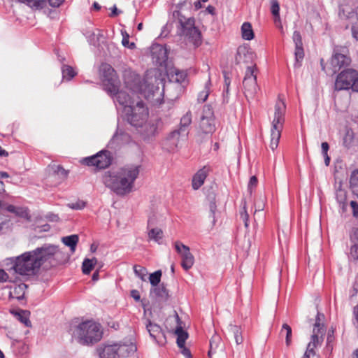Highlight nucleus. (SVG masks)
I'll use <instances>...</instances> for the list:
<instances>
[{"label":"nucleus","mask_w":358,"mask_h":358,"mask_svg":"<svg viewBox=\"0 0 358 358\" xmlns=\"http://www.w3.org/2000/svg\"><path fill=\"white\" fill-rule=\"evenodd\" d=\"M58 251L57 246L45 244L17 257L12 268L20 275H34L44 263L51 262Z\"/></svg>","instance_id":"obj_1"},{"label":"nucleus","mask_w":358,"mask_h":358,"mask_svg":"<svg viewBox=\"0 0 358 358\" xmlns=\"http://www.w3.org/2000/svg\"><path fill=\"white\" fill-rule=\"evenodd\" d=\"M140 166L127 164L115 171H107L103 176L104 185L116 194L124 196L131 192L140 173Z\"/></svg>","instance_id":"obj_2"},{"label":"nucleus","mask_w":358,"mask_h":358,"mask_svg":"<svg viewBox=\"0 0 358 358\" xmlns=\"http://www.w3.org/2000/svg\"><path fill=\"white\" fill-rule=\"evenodd\" d=\"M69 331L72 337L83 345H92L98 343L103 336L100 324L92 321H85L73 326Z\"/></svg>","instance_id":"obj_3"},{"label":"nucleus","mask_w":358,"mask_h":358,"mask_svg":"<svg viewBox=\"0 0 358 358\" xmlns=\"http://www.w3.org/2000/svg\"><path fill=\"white\" fill-rule=\"evenodd\" d=\"M173 16L177 18L178 35L184 36L194 48L200 46L202 43V36L199 29L195 27L194 18L186 17L179 10L174 11Z\"/></svg>","instance_id":"obj_4"},{"label":"nucleus","mask_w":358,"mask_h":358,"mask_svg":"<svg viewBox=\"0 0 358 358\" xmlns=\"http://www.w3.org/2000/svg\"><path fill=\"white\" fill-rule=\"evenodd\" d=\"M285 103L281 100L278 101L275 105L274 117L271 129L270 148L272 150H274L278 146L285 122Z\"/></svg>","instance_id":"obj_5"},{"label":"nucleus","mask_w":358,"mask_h":358,"mask_svg":"<svg viewBox=\"0 0 358 358\" xmlns=\"http://www.w3.org/2000/svg\"><path fill=\"white\" fill-rule=\"evenodd\" d=\"M350 89L358 92V71L352 69H346L338 74L334 90L341 91Z\"/></svg>","instance_id":"obj_6"},{"label":"nucleus","mask_w":358,"mask_h":358,"mask_svg":"<svg viewBox=\"0 0 358 358\" xmlns=\"http://www.w3.org/2000/svg\"><path fill=\"white\" fill-rule=\"evenodd\" d=\"M126 113L128 122L135 128L142 126L148 117V109L142 101H138L134 106H129Z\"/></svg>","instance_id":"obj_7"},{"label":"nucleus","mask_w":358,"mask_h":358,"mask_svg":"<svg viewBox=\"0 0 358 358\" xmlns=\"http://www.w3.org/2000/svg\"><path fill=\"white\" fill-rule=\"evenodd\" d=\"M103 89L106 92H114L120 87V81L115 69L108 64H102L100 67Z\"/></svg>","instance_id":"obj_8"},{"label":"nucleus","mask_w":358,"mask_h":358,"mask_svg":"<svg viewBox=\"0 0 358 358\" xmlns=\"http://www.w3.org/2000/svg\"><path fill=\"white\" fill-rule=\"evenodd\" d=\"M256 65L248 66L245 71L243 85L245 97L253 99L257 94L259 87L257 83Z\"/></svg>","instance_id":"obj_9"},{"label":"nucleus","mask_w":358,"mask_h":358,"mask_svg":"<svg viewBox=\"0 0 358 358\" xmlns=\"http://www.w3.org/2000/svg\"><path fill=\"white\" fill-rule=\"evenodd\" d=\"M199 127L205 135L212 134L215 130L214 113L210 105H205L203 108Z\"/></svg>","instance_id":"obj_10"},{"label":"nucleus","mask_w":358,"mask_h":358,"mask_svg":"<svg viewBox=\"0 0 358 358\" xmlns=\"http://www.w3.org/2000/svg\"><path fill=\"white\" fill-rule=\"evenodd\" d=\"M348 51L346 47L337 46L334 48V55L331 59V65L334 73L350 65L351 59L347 55Z\"/></svg>","instance_id":"obj_11"},{"label":"nucleus","mask_w":358,"mask_h":358,"mask_svg":"<svg viewBox=\"0 0 358 358\" xmlns=\"http://www.w3.org/2000/svg\"><path fill=\"white\" fill-rule=\"evenodd\" d=\"M112 162L110 152L103 150L98 152L91 157H86L83 159V162L87 166H96L99 169L107 168Z\"/></svg>","instance_id":"obj_12"},{"label":"nucleus","mask_w":358,"mask_h":358,"mask_svg":"<svg viewBox=\"0 0 358 358\" xmlns=\"http://www.w3.org/2000/svg\"><path fill=\"white\" fill-rule=\"evenodd\" d=\"M323 317L324 315L317 313L314 324L313 335L311 336L310 341L308 343V345L315 348L321 346L324 340V324L321 323L322 318Z\"/></svg>","instance_id":"obj_13"},{"label":"nucleus","mask_w":358,"mask_h":358,"mask_svg":"<svg viewBox=\"0 0 358 358\" xmlns=\"http://www.w3.org/2000/svg\"><path fill=\"white\" fill-rule=\"evenodd\" d=\"M175 249L182 259V267L185 271L191 268L194 263V257L190 252L189 248L179 241H176L175 243Z\"/></svg>","instance_id":"obj_14"},{"label":"nucleus","mask_w":358,"mask_h":358,"mask_svg":"<svg viewBox=\"0 0 358 358\" xmlns=\"http://www.w3.org/2000/svg\"><path fill=\"white\" fill-rule=\"evenodd\" d=\"M146 329L151 338L159 345H164L166 343V337L161 327L150 320H146Z\"/></svg>","instance_id":"obj_15"},{"label":"nucleus","mask_w":358,"mask_h":358,"mask_svg":"<svg viewBox=\"0 0 358 358\" xmlns=\"http://www.w3.org/2000/svg\"><path fill=\"white\" fill-rule=\"evenodd\" d=\"M124 83L126 87L134 92H138L142 89L141 77L131 71H124Z\"/></svg>","instance_id":"obj_16"},{"label":"nucleus","mask_w":358,"mask_h":358,"mask_svg":"<svg viewBox=\"0 0 358 358\" xmlns=\"http://www.w3.org/2000/svg\"><path fill=\"white\" fill-rule=\"evenodd\" d=\"M210 358H224V346L220 336L215 334L210 341V349L208 351Z\"/></svg>","instance_id":"obj_17"},{"label":"nucleus","mask_w":358,"mask_h":358,"mask_svg":"<svg viewBox=\"0 0 358 358\" xmlns=\"http://www.w3.org/2000/svg\"><path fill=\"white\" fill-rule=\"evenodd\" d=\"M136 129L144 140H150L155 137L157 133V124L155 121L145 120L142 126Z\"/></svg>","instance_id":"obj_18"},{"label":"nucleus","mask_w":358,"mask_h":358,"mask_svg":"<svg viewBox=\"0 0 358 358\" xmlns=\"http://www.w3.org/2000/svg\"><path fill=\"white\" fill-rule=\"evenodd\" d=\"M150 297L157 303L166 302L170 297L169 291L164 283H162L159 285L151 287Z\"/></svg>","instance_id":"obj_19"},{"label":"nucleus","mask_w":358,"mask_h":358,"mask_svg":"<svg viewBox=\"0 0 358 358\" xmlns=\"http://www.w3.org/2000/svg\"><path fill=\"white\" fill-rule=\"evenodd\" d=\"M117 350L118 344L115 343L99 346L96 351L100 358H118Z\"/></svg>","instance_id":"obj_20"},{"label":"nucleus","mask_w":358,"mask_h":358,"mask_svg":"<svg viewBox=\"0 0 358 358\" xmlns=\"http://www.w3.org/2000/svg\"><path fill=\"white\" fill-rule=\"evenodd\" d=\"M210 171V166H204L194 174L192 178V187L194 189H198L203 185Z\"/></svg>","instance_id":"obj_21"},{"label":"nucleus","mask_w":358,"mask_h":358,"mask_svg":"<svg viewBox=\"0 0 358 358\" xmlns=\"http://www.w3.org/2000/svg\"><path fill=\"white\" fill-rule=\"evenodd\" d=\"M113 99L114 101H117L120 105L125 107V109L129 108L131 106L129 95L124 91L120 90V87H117V90L114 92H107Z\"/></svg>","instance_id":"obj_22"},{"label":"nucleus","mask_w":358,"mask_h":358,"mask_svg":"<svg viewBox=\"0 0 358 358\" xmlns=\"http://www.w3.org/2000/svg\"><path fill=\"white\" fill-rule=\"evenodd\" d=\"M151 55L152 59L159 66L164 64L168 58L166 49L159 45L152 48Z\"/></svg>","instance_id":"obj_23"},{"label":"nucleus","mask_w":358,"mask_h":358,"mask_svg":"<svg viewBox=\"0 0 358 358\" xmlns=\"http://www.w3.org/2000/svg\"><path fill=\"white\" fill-rule=\"evenodd\" d=\"M176 318L178 324V326L175 330V334L177 336L176 343L178 348H182L184 347L185 341L188 338V334L182 329L181 326V321L177 313L176 314Z\"/></svg>","instance_id":"obj_24"},{"label":"nucleus","mask_w":358,"mask_h":358,"mask_svg":"<svg viewBox=\"0 0 358 358\" xmlns=\"http://www.w3.org/2000/svg\"><path fill=\"white\" fill-rule=\"evenodd\" d=\"M187 136H183L180 129L173 131L167 137L166 141L169 143L170 150H173L178 146L181 140H185Z\"/></svg>","instance_id":"obj_25"},{"label":"nucleus","mask_w":358,"mask_h":358,"mask_svg":"<svg viewBox=\"0 0 358 358\" xmlns=\"http://www.w3.org/2000/svg\"><path fill=\"white\" fill-rule=\"evenodd\" d=\"M136 346L131 343L129 344H118V358H124L130 356L136 351Z\"/></svg>","instance_id":"obj_26"},{"label":"nucleus","mask_w":358,"mask_h":358,"mask_svg":"<svg viewBox=\"0 0 358 358\" xmlns=\"http://www.w3.org/2000/svg\"><path fill=\"white\" fill-rule=\"evenodd\" d=\"M192 122V113L188 111L180 119V127L182 134L183 136H187L189 134L188 127Z\"/></svg>","instance_id":"obj_27"},{"label":"nucleus","mask_w":358,"mask_h":358,"mask_svg":"<svg viewBox=\"0 0 358 358\" xmlns=\"http://www.w3.org/2000/svg\"><path fill=\"white\" fill-rule=\"evenodd\" d=\"M27 287L24 283H21L15 286L12 290L10 291L9 296L17 300H22L24 296L25 289Z\"/></svg>","instance_id":"obj_28"},{"label":"nucleus","mask_w":358,"mask_h":358,"mask_svg":"<svg viewBox=\"0 0 358 358\" xmlns=\"http://www.w3.org/2000/svg\"><path fill=\"white\" fill-rule=\"evenodd\" d=\"M229 333L231 334L237 345H240L243 341L242 330L240 326L230 324L228 327Z\"/></svg>","instance_id":"obj_29"},{"label":"nucleus","mask_w":358,"mask_h":358,"mask_svg":"<svg viewBox=\"0 0 358 358\" xmlns=\"http://www.w3.org/2000/svg\"><path fill=\"white\" fill-rule=\"evenodd\" d=\"M271 12L274 17V22L276 27H282L280 18V6L278 0H271Z\"/></svg>","instance_id":"obj_30"},{"label":"nucleus","mask_w":358,"mask_h":358,"mask_svg":"<svg viewBox=\"0 0 358 358\" xmlns=\"http://www.w3.org/2000/svg\"><path fill=\"white\" fill-rule=\"evenodd\" d=\"M79 238L76 234L62 237V243L70 248L71 250L73 252L76 250V245L78 244Z\"/></svg>","instance_id":"obj_31"},{"label":"nucleus","mask_w":358,"mask_h":358,"mask_svg":"<svg viewBox=\"0 0 358 358\" xmlns=\"http://www.w3.org/2000/svg\"><path fill=\"white\" fill-rule=\"evenodd\" d=\"M242 37L243 39L250 41L254 38V32L250 22H244L241 26Z\"/></svg>","instance_id":"obj_32"},{"label":"nucleus","mask_w":358,"mask_h":358,"mask_svg":"<svg viewBox=\"0 0 358 358\" xmlns=\"http://www.w3.org/2000/svg\"><path fill=\"white\" fill-rule=\"evenodd\" d=\"M355 141V133L352 129H347L343 139V145L347 148H351Z\"/></svg>","instance_id":"obj_33"},{"label":"nucleus","mask_w":358,"mask_h":358,"mask_svg":"<svg viewBox=\"0 0 358 358\" xmlns=\"http://www.w3.org/2000/svg\"><path fill=\"white\" fill-rule=\"evenodd\" d=\"M96 262L97 259L95 257L92 259H85L82 265L83 273L84 274H89L94 268V266Z\"/></svg>","instance_id":"obj_34"},{"label":"nucleus","mask_w":358,"mask_h":358,"mask_svg":"<svg viewBox=\"0 0 358 358\" xmlns=\"http://www.w3.org/2000/svg\"><path fill=\"white\" fill-rule=\"evenodd\" d=\"M22 3H24L31 8L41 9L44 7L45 0H17Z\"/></svg>","instance_id":"obj_35"},{"label":"nucleus","mask_w":358,"mask_h":358,"mask_svg":"<svg viewBox=\"0 0 358 358\" xmlns=\"http://www.w3.org/2000/svg\"><path fill=\"white\" fill-rule=\"evenodd\" d=\"M148 238L156 242H159L163 238V231L159 228H152L148 231Z\"/></svg>","instance_id":"obj_36"},{"label":"nucleus","mask_w":358,"mask_h":358,"mask_svg":"<svg viewBox=\"0 0 358 358\" xmlns=\"http://www.w3.org/2000/svg\"><path fill=\"white\" fill-rule=\"evenodd\" d=\"M350 184L352 192L358 198V170L354 171L352 172L350 179Z\"/></svg>","instance_id":"obj_37"},{"label":"nucleus","mask_w":358,"mask_h":358,"mask_svg":"<svg viewBox=\"0 0 358 358\" xmlns=\"http://www.w3.org/2000/svg\"><path fill=\"white\" fill-rule=\"evenodd\" d=\"M285 334L286 345L289 346L292 342V328L287 324H283L281 331L280 336H282Z\"/></svg>","instance_id":"obj_38"},{"label":"nucleus","mask_w":358,"mask_h":358,"mask_svg":"<svg viewBox=\"0 0 358 358\" xmlns=\"http://www.w3.org/2000/svg\"><path fill=\"white\" fill-rule=\"evenodd\" d=\"M162 275V273L161 270L156 271L155 272L150 275L149 280L152 285V287L160 285L159 282L161 281Z\"/></svg>","instance_id":"obj_39"},{"label":"nucleus","mask_w":358,"mask_h":358,"mask_svg":"<svg viewBox=\"0 0 358 358\" xmlns=\"http://www.w3.org/2000/svg\"><path fill=\"white\" fill-rule=\"evenodd\" d=\"M134 271L135 275L141 278L143 281L146 280V276L148 275L147 269L140 265H135L134 266Z\"/></svg>","instance_id":"obj_40"},{"label":"nucleus","mask_w":358,"mask_h":358,"mask_svg":"<svg viewBox=\"0 0 358 358\" xmlns=\"http://www.w3.org/2000/svg\"><path fill=\"white\" fill-rule=\"evenodd\" d=\"M62 70L63 78L68 80H70L76 75V72L69 65H64Z\"/></svg>","instance_id":"obj_41"},{"label":"nucleus","mask_w":358,"mask_h":358,"mask_svg":"<svg viewBox=\"0 0 358 358\" xmlns=\"http://www.w3.org/2000/svg\"><path fill=\"white\" fill-rule=\"evenodd\" d=\"M349 17L352 20H353L354 17H355V19H356L355 22H354V21L352 22V36L356 40L358 41V15H356V10L355 11V13H352V15Z\"/></svg>","instance_id":"obj_42"},{"label":"nucleus","mask_w":358,"mask_h":358,"mask_svg":"<svg viewBox=\"0 0 358 358\" xmlns=\"http://www.w3.org/2000/svg\"><path fill=\"white\" fill-rule=\"evenodd\" d=\"M334 341V329L331 328L329 329L327 338L326 348L328 351L331 352L333 350V342Z\"/></svg>","instance_id":"obj_43"},{"label":"nucleus","mask_w":358,"mask_h":358,"mask_svg":"<svg viewBox=\"0 0 358 358\" xmlns=\"http://www.w3.org/2000/svg\"><path fill=\"white\" fill-rule=\"evenodd\" d=\"M301 358H320L316 352L315 348L310 345H307L306 350Z\"/></svg>","instance_id":"obj_44"},{"label":"nucleus","mask_w":358,"mask_h":358,"mask_svg":"<svg viewBox=\"0 0 358 358\" xmlns=\"http://www.w3.org/2000/svg\"><path fill=\"white\" fill-rule=\"evenodd\" d=\"M54 173L59 176L61 179H65L68 176V171L60 165L54 166Z\"/></svg>","instance_id":"obj_45"},{"label":"nucleus","mask_w":358,"mask_h":358,"mask_svg":"<svg viewBox=\"0 0 358 358\" xmlns=\"http://www.w3.org/2000/svg\"><path fill=\"white\" fill-rule=\"evenodd\" d=\"M210 209V217L212 219L213 225L215 224L216 218H215V213L217 210V206L214 201H211L209 204Z\"/></svg>","instance_id":"obj_46"},{"label":"nucleus","mask_w":358,"mask_h":358,"mask_svg":"<svg viewBox=\"0 0 358 358\" xmlns=\"http://www.w3.org/2000/svg\"><path fill=\"white\" fill-rule=\"evenodd\" d=\"M172 78L177 83H181L186 78V73L179 70H176L175 75L172 76Z\"/></svg>","instance_id":"obj_47"},{"label":"nucleus","mask_w":358,"mask_h":358,"mask_svg":"<svg viewBox=\"0 0 358 358\" xmlns=\"http://www.w3.org/2000/svg\"><path fill=\"white\" fill-rule=\"evenodd\" d=\"M350 258L355 261L358 260V243H353L350 250Z\"/></svg>","instance_id":"obj_48"},{"label":"nucleus","mask_w":358,"mask_h":358,"mask_svg":"<svg viewBox=\"0 0 358 358\" xmlns=\"http://www.w3.org/2000/svg\"><path fill=\"white\" fill-rule=\"evenodd\" d=\"M294 55H295V58H296V62H299L300 60H301L303 58L304 52H303V45L295 46Z\"/></svg>","instance_id":"obj_49"},{"label":"nucleus","mask_w":358,"mask_h":358,"mask_svg":"<svg viewBox=\"0 0 358 358\" xmlns=\"http://www.w3.org/2000/svg\"><path fill=\"white\" fill-rule=\"evenodd\" d=\"M68 206L73 210H81L85 208V203L83 201H78L74 203H68Z\"/></svg>","instance_id":"obj_50"},{"label":"nucleus","mask_w":358,"mask_h":358,"mask_svg":"<svg viewBox=\"0 0 358 358\" xmlns=\"http://www.w3.org/2000/svg\"><path fill=\"white\" fill-rule=\"evenodd\" d=\"M293 41L295 46L303 45L301 36L299 31H294L293 33Z\"/></svg>","instance_id":"obj_51"},{"label":"nucleus","mask_w":358,"mask_h":358,"mask_svg":"<svg viewBox=\"0 0 358 358\" xmlns=\"http://www.w3.org/2000/svg\"><path fill=\"white\" fill-rule=\"evenodd\" d=\"M240 217H241V219L242 220V221L243 222L245 227L246 228H248V227L249 215L247 213V210H246L245 206L243 207V210L240 213Z\"/></svg>","instance_id":"obj_52"},{"label":"nucleus","mask_w":358,"mask_h":358,"mask_svg":"<svg viewBox=\"0 0 358 358\" xmlns=\"http://www.w3.org/2000/svg\"><path fill=\"white\" fill-rule=\"evenodd\" d=\"M336 199L339 204L346 201V194L343 190H339L336 194Z\"/></svg>","instance_id":"obj_53"},{"label":"nucleus","mask_w":358,"mask_h":358,"mask_svg":"<svg viewBox=\"0 0 358 358\" xmlns=\"http://www.w3.org/2000/svg\"><path fill=\"white\" fill-rule=\"evenodd\" d=\"M350 204L352 210L353 216L358 218V203L355 201H351Z\"/></svg>","instance_id":"obj_54"},{"label":"nucleus","mask_w":358,"mask_h":358,"mask_svg":"<svg viewBox=\"0 0 358 358\" xmlns=\"http://www.w3.org/2000/svg\"><path fill=\"white\" fill-rule=\"evenodd\" d=\"M246 54H249V55H251L250 52H249V51L247 50L246 48L245 47H239L238 48V50H237V57H236V60H238V57H239L240 58H241V55H246Z\"/></svg>","instance_id":"obj_55"},{"label":"nucleus","mask_w":358,"mask_h":358,"mask_svg":"<svg viewBox=\"0 0 358 358\" xmlns=\"http://www.w3.org/2000/svg\"><path fill=\"white\" fill-rule=\"evenodd\" d=\"M350 241L352 243H358V228L352 229L350 234Z\"/></svg>","instance_id":"obj_56"},{"label":"nucleus","mask_w":358,"mask_h":358,"mask_svg":"<svg viewBox=\"0 0 358 358\" xmlns=\"http://www.w3.org/2000/svg\"><path fill=\"white\" fill-rule=\"evenodd\" d=\"M257 185V178L256 176H253L250 178L248 183V189L252 192V188L253 187H256Z\"/></svg>","instance_id":"obj_57"},{"label":"nucleus","mask_w":358,"mask_h":358,"mask_svg":"<svg viewBox=\"0 0 358 358\" xmlns=\"http://www.w3.org/2000/svg\"><path fill=\"white\" fill-rule=\"evenodd\" d=\"M208 90H205L200 92L198 96V100L204 102L208 99Z\"/></svg>","instance_id":"obj_58"},{"label":"nucleus","mask_w":358,"mask_h":358,"mask_svg":"<svg viewBox=\"0 0 358 358\" xmlns=\"http://www.w3.org/2000/svg\"><path fill=\"white\" fill-rule=\"evenodd\" d=\"M130 296L136 301H139L141 299V296L139 292L136 289H132L130 292Z\"/></svg>","instance_id":"obj_59"},{"label":"nucleus","mask_w":358,"mask_h":358,"mask_svg":"<svg viewBox=\"0 0 358 358\" xmlns=\"http://www.w3.org/2000/svg\"><path fill=\"white\" fill-rule=\"evenodd\" d=\"M8 279V273L3 269L0 268V282H6Z\"/></svg>","instance_id":"obj_60"},{"label":"nucleus","mask_w":358,"mask_h":358,"mask_svg":"<svg viewBox=\"0 0 358 358\" xmlns=\"http://www.w3.org/2000/svg\"><path fill=\"white\" fill-rule=\"evenodd\" d=\"M224 85H225L224 91H225L226 94H228L229 85H230V80H229V78L227 76V73H224Z\"/></svg>","instance_id":"obj_61"},{"label":"nucleus","mask_w":358,"mask_h":358,"mask_svg":"<svg viewBox=\"0 0 358 358\" xmlns=\"http://www.w3.org/2000/svg\"><path fill=\"white\" fill-rule=\"evenodd\" d=\"M353 315H354V317H355L354 324L355 325L356 328L358 329V305L354 308Z\"/></svg>","instance_id":"obj_62"},{"label":"nucleus","mask_w":358,"mask_h":358,"mask_svg":"<svg viewBox=\"0 0 358 358\" xmlns=\"http://www.w3.org/2000/svg\"><path fill=\"white\" fill-rule=\"evenodd\" d=\"M321 148H322V155H327V154H328L327 152H328V150L329 148V145L328 143H327V142L322 143Z\"/></svg>","instance_id":"obj_63"},{"label":"nucleus","mask_w":358,"mask_h":358,"mask_svg":"<svg viewBox=\"0 0 358 358\" xmlns=\"http://www.w3.org/2000/svg\"><path fill=\"white\" fill-rule=\"evenodd\" d=\"M180 349L182 354L185 357V358H192L190 350L188 348H185L184 345V347Z\"/></svg>","instance_id":"obj_64"}]
</instances>
